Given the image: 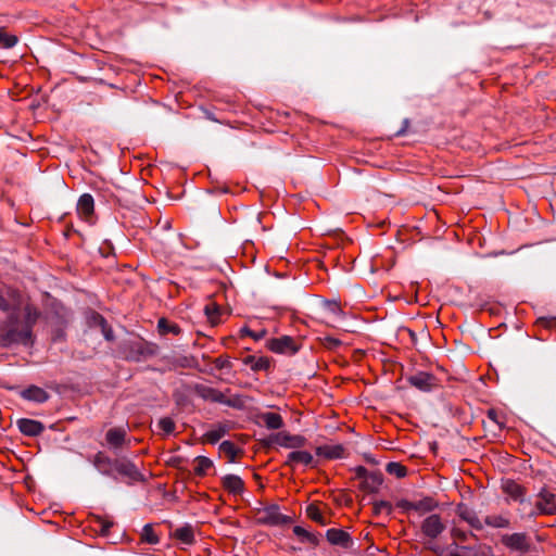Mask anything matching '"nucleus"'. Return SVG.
Wrapping results in <instances>:
<instances>
[{
  "label": "nucleus",
  "instance_id": "obj_32",
  "mask_svg": "<svg viewBox=\"0 0 556 556\" xmlns=\"http://www.w3.org/2000/svg\"><path fill=\"white\" fill-rule=\"evenodd\" d=\"M387 471L390 475L395 476L396 478H402L406 476V468L400 463H389L387 465Z\"/></svg>",
  "mask_w": 556,
  "mask_h": 556
},
{
  "label": "nucleus",
  "instance_id": "obj_2",
  "mask_svg": "<svg viewBox=\"0 0 556 556\" xmlns=\"http://www.w3.org/2000/svg\"><path fill=\"white\" fill-rule=\"evenodd\" d=\"M248 417L258 426H265L270 430L280 429L283 426L282 417L269 410H260L258 408L249 407Z\"/></svg>",
  "mask_w": 556,
  "mask_h": 556
},
{
  "label": "nucleus",
  "instance_id": "obj_23",
  "mask_svg": "<svg viewBox=\"0 0 556 556\" xmlns=\"http://www.w3.org/2000/svg\"><path fill=\"white\" fill-rule=\"evenodd\" d=\"M327 539L332 544L344 545L349 542V534L341 529H329L327 531Z\"/></svg>",
  "mask_w": 556,
  "mask_h": 556
},
{
  "label": "nucleus",
  "instance_id": "obj_28",
  "mask_svg": "<svg viewBox=\"0 0 556 556\" xmlns=\"http://www.w3.org/2000/svg\"><path fill=\"white\" fill-rule=\"evenodd\" d=\"M141 541L148 544H157L159 543V536L153 530L152 525L148 523L143 527L142 533H141Z\"/></svg>",
  "mask_w": 556,
  "mask_h": 556
},
{
  "label": "nucleus",
  "instance_id": "obj_13",
  "mask_svg": "<svg viewBox=\"0 0 556 556\" xmlns=\"http://www.w3.org/2000/svg\"><path fill=\"white\" fill-rule=\"evenodd\" d=\"M536 507L542 514H556V497L549 491L543 490L539 494Z\"/></svg>",
  "mask_w": 556,
  "mask_h": 556
},
{
  "label": "nucleus",
  "instance_id": "obj_30",
  "mask_svg": "<svg viewBox=\"0 0 556 556\" xmlns=\"http://www.w3.org/2000/svg\"><path fill=\"white\" fill-rule=\"evenodd\" d=\"M17 41L18 39L15 35H9L3 30V28H0V45L3 48H13L17 43Z\"/></svg>",
  "mask_w": 556,
  "mask_h": 556
},
{
  "label": "nucleus",
  "instance_id": "obj_5",
  "mask_svg": "<svg viewBox=\"0 0 556 556\" xmlns=\"http://www.w3.org/2000/svg\"><path fill=\"white\" fill-rule=\"evenodd\" d=\"M270 442L287 448H300L305 445L306 440L302 435H292L281 431L270 437Z\"/></svg>",
  "mask_w": 556,
  "mask_h": 556
},
{
  "label": "nucleus",
  "instance_id": "obj_11",
  "mask_svg": "<svg viewBox=\"0 0 556 556\" xmlns=\"http://www.w3.org/2000/svg\"><path fill=\"white\" fill-rule=\"evenodd\" d=\"M18 430L28 437H38L45 431V426L34 419L21 418L17 420Z\"/></svg>",
  "mask_w": 556,
  "mask_h": 556
},
{
  "label": "nucleus",
  "instance_id": "obj_26",
  "mask_svg": "<svg viewBox=\"0 0 556 556\" xmlns=\"http://www.w3.org/2000/svg\"><path fill=\"white\" fill-rule=\"evenodd\" d=\"M204 313L212 325H216L219 321L220 307L216 303L210 302L204 306Z\"/></svg>",
  "mask_w": 556,
  "mask_h": 556
},
{
  "label": "nucleus",
  "instance_id": "obj_39",
  "mask_svg": "<svg viewBox=\"0 0 556 556\" xmlns=\"http://www.w3.org/2000/svg\"><path fill=\"white\" fill-rule=\"evenodd\" d=\"M374 509H375V513H377V514H379L383 510H386L387 513H390L391 507L387 502H379V503H375Z\"/></svg>",
  "mask_w": 556,
  "mask_h": 556
},
{
  "label": "nucleus",
  "instance_id": "obj_14",
  "mask_svg": "<svg viewBox=\"0 0 556 556\" xmlns=\"http://www.w3.org/2000/svg\"><path fill=\"white\" fill-rule=\"evenodd\" d=\"M20 396L26 401L35 403H45L49 400V394L46 390L37 386H29L20 391Z\"/></svg>",
  "mask_w": 556,
  "mask_h": 556
},
{
  "label": "nucleus",
  "instance_id": "obj_48",
  "mask_svg": "<svg viewBox=\"0 0 556 556\" xmlns=\"http://www.w3.org/2000/svg\"><path fill=\"white\" fill-rule=\"evenodd\" d=\"M244 250H245V253H247L248 252V242L247 241H245Z\"/></svg>",
  "mask_w": 556,
  "mask_h": 556
},
{
  "label": "nucleus",
  "instance_id": "obj_31",
  "mask_svg": "<svg viewBox=\"0 0 556 556\" xmlns=\"http://www.w3.org/2000/svg\"><path fill=\"white\" fill-rule=\"evenodd\" d=\"M293 533L300 538L302 541H307V542H311L313 544H316L317 543V539L314 534H312L311 532H308L307 530H305L304 528L300 527V526H295L293 528Z\"/></svg>",
  "mask_w": 556,
  "mask_h": 556
},
{
  "label": "nucleus",
  "instance_id": "obj_41",
  "mask_svg": "<svg viewBox=\"0 0 556 556\" xmlns=\"http://www.w3.org/2000/svg\"><path fill=\"white\" fill-rule=\"evenodd\" d=\"M244 333H245V336H251V337L255 338L256 340L260 338H263L265 336L264 330H261L258 333H254V332L249 331L247 328L244 330Z\"/></svg>",
  "mask_w": 556,
  "mask_h": 556
},
{
  "label": "nucleus",
  "instance_id": "obj_43",
  "mask_svg": "<svg viewBox=\"0 0 556 556\" xmlns=\"http://www.w3.org/2000/svg\"><path fill=\"white\" fill-rule=\"evenodd\" d=\"M328 308L333 314H339L341 312V308L339 307V305L337 303H329Z\"/></svg>",
  "mask_w": 556,
  "mask_h": 556
},
{
  "label": "nucleus",
  "instance_id": "obj_33",
  "mask_svg": "<svg viewBox=\"0 0 556 556\" xmlns=\"http://www.w3.org/2000/svg\"><path fill=\"white\" fill-rule=\"evenodd\" d=\"M225 434V430L223 428L213 429L205 433L204 438L206 442L211 444L217 443Z\"/></svg>",
  "mask_w": 556,
  "mask_h": 556
},
{
  "label": "nucleus",
  "instance_id": "obj_38",
  "mask_svg": "<svg viewBox=\"0 0 556 556\" xmlns=\"http://www.w3.org/2000/svg\"><path fill=\"white\" fill-rule=\"evenodd\" d=\"M11 308L10 302L4 296V292L2 289H0V311L2 312H9Z\"/></svg>",
  "mask_w": 556,
  "mask_h": 556
},
{
  "label": "nucleus",
  "instance_id": "obj_35",
  "mask_svg": "<svg viewBox=\"0 0 556 556\" xmlns=\"http://www.w3.org/2000/svg\"><path fill=\"white\" fill-rule=\"evenodd\" d=\"M485 522L497 528H503L507 526V520L503 517H488L485 519Z\"/></svg>",
  "mask_w": 556,
  "mask_h": 556
},
{
  "label": "nucleus",
  "instance_id": "obj_27",
  "mask_svg": "<svg viewBox=\"0 0 556 556\" xmlns=\"http://www.w3.org/2000/svg\"><path fill=\"white\" fill-rule=\"evenodd\" d=\"M306 514L315 522H318L321 526L327 525V520H326L325 516L323 515L318 505L309 504L306 508Z\"/></svg>",
  "mask_w": 556,
  "mask_h": 556
},
{
  "label": "nucleus",
  "instance_id": "obj_34",
  "mask_svg": "<svg viewBox=\"0 0 556 556\" xmlns=\"http://www.w3.org/2000/svg\"><path fill=\"white\" fill-rule=\"evenodd\" d=\"M408 507L415 510L428 511L431 510L434 507V505L433 501L428 498L416 504H409Z\"/></svg>",
  "mask_w": 556,
  "mask_h": 556
},
{
  "label": "nucleus",
  "instance_id": "obj_37",
  "mask_svg": "<svg viewBox=\"0 0 556 556\" xmlns=\"http://www.w3.org/2000/svg\"><path fill=\"white\" fill-rule=\"evenodd\" d=\"M217 369H227L231 367V362L228 358L218 357L214 362Z\"/></svg>",
  "mask_w": 556,
  "mask_h": 556
},
{
  "label": "nucleus",
  "instance_id": "obj_42",
  "mask_svg": "<svg viewBox=\"0 0 556 556\" xmlns=\"http://www.w3.org/2000/svg\"><path fill=\"white\" fill-rule=\"evenodd\" d=\"M267 366H268V362L266 359H260L258 362H256L255 364L252 365V367L255 369L266 368Z\"/></svg>",
  "mask_w": 556,
  "mask_h": 556
},
{
  "label": "nucleus",
  "instance_id": "obj_24",
  "mask_svg": "<svg viewBox=\"0 0 556 556\" xmlns=\"http://www.w3.org/2000/svg\"><path fill=\"white\" fill-rule=\"evenodd\" d=\"M219 451L228 457L230 463L236 462L238 454L241 452L232 442L224 441L219 445Z\"/></svg>",
  "mask_w": 556,
  "mask_h": 556
},
{
  "label": "nucleus",
  "instance_id": "obj_4",
  "mask_svg": "<svg viewBox=\"0 0 556 556\" xmlns=\"http://www.w3.org/2000/svg\"><path fill=\"white\" fill-rule=\"evenodd\" d=\"M115 472L128 478L132 482L144 480L137 466L127 458H116Z\"/></svg>",
  "mask_w": 556,
  "mask_h": 556
},
{
  "label": "nucleus",
  "instance_id": "obj_21",
  "mask_svg": "<svg viewBox=\"0 0 556 556\" xmlns=\"http://www.w3.org/2000/svg\"><path fill=\"white\" fill-rule=\"evenodd\" d=\"M505 544L515 549H527L529 544L525 534L515 533L506 536L504 540Z\"/></svg>",
  "mask_w": 556,
  "mask_h": 556
},
{
  "label": "nucleus",
  "instance_id": "obj_19",
  "mask_svg": "<svg viewBox=\"0 0 556 556\" xmlns=\"http://www.w3.org/2000/svg\"><path fill=\"white\" fill-rule=\"evenodd\" d=\"M126 431L123 428H111L105 434L106 442L112 447H121L125 443Z\"/></svg>",
  "mask_w": 556,
  "mask_h": 556
},
{
  "label": "nucleus",
  "instance_id": "obj_29",
  "mask_svg": "<svg viewBox=\"0 0 556 556\" xmlns=\"http://www.w3.org/2000/svg\"><path fill=\"white\" fill-rule=\"evenodd\" d=\"M157 427L165 435L172 434L176 429L175 421L170 417L161 418L157 422Z\"/></svg>",
  "mask_w": 556,
  "mask_h": 556
},
{
  "label": "nucleus",
  "instance_id": "obj_44",
  "mask_svg": "<svg viewBox=\"0 0 556 556\" xmlns=\"http://www.w3.org/2000/svg\"><path fill=\"white\" fill-rule=\"evenodd\" d=\"M475 556H495V555H493L490 551H482V552L476 554Z\"/></svg>",
  "mask_w": 556,
  "mask_h": 556
},
{
  "label": "nucleus",
  "instance_id": "obj_40",
  "mask_svg": "<svg viewBox=\"0 0 556 556\" xmlns=\"http://www.w3.org/2000/svg\"><path fill=\"white\" fill-rule=\"evenodd\" d=\"M488 416L492 421L496 422L500 426L502 425V422L498 420V414L495 410H489Z\"/></svg>",
  "mask_w": 556,
  "mask_h": 556
},
{
  "label": "nucleus",
  "instance_id": "obj_25",
  "mask_svg": "<svg viewBox=\"0 0 556 556\" xmlns=\"http://www.w3.org/2000/svg\"><path fill=\"white\" fill-rule=\"evenodd\" d=\"M213 466V462L204 456H198L194 459L193 470L198 476H204L207 470Z\"/></svg>",
  "mask_w": 556,
  "mask_h": 556
},
{
  "label": "nucleus",
  "instance_id": "obj_46",
  "mask_svg": "<svg viewBox=\"0 0 556 556\" xmlns=\"http://www.w3.org/2000/svg\"><path fill=\"white\" fill-rule=\"evenodd\" d=\"M110 526H111V525H105V526H103L102 531H103V532H104V531H108V529H109V527H110Z\"/></svg>",
  "mask_w": 556,
  "mask_h": 556
},
{
  "label": "nucleus",
  "instance_id": "obj_18",
  "mask_svg": "<svg viewBox=\"0 0 556 556\" xmlns=\"http://www.w3.org/2000/svg\"><path fill=\"white\" fill-rule=\"evenodd\" d=\"M314 457L309 452L306 451H294L288 454L286 464L293 467L296 465L312 466Z\"/></svg>",
  "mask_w": 556,
  "mask_h": 556
},
{
  "label": "nucleus",
  "instance_id": "obj_10",
  "mask_svg": "<svg viewBox=\"0 0 556 556\" xmlns=\"http://www.w3.org/2000/svg\"><path fill=\"white\" fill-rule=\"evenodd\" d=\"M94 211V201L90 193H84L77 202V213L86 222H91Z\"/></svg>",
  "mask_w": 556,
  "mask_h": 556
},
{
  "label": "nucleus",
  "instance_id": "obj_1",
  "mask_svg": "<svg viewBox=\"0 0 556 556\" xmlns=\"http://www.w3.org/2000/svg\"><path fill=\"white\" fill-rule=\"evenodd\" d=\"M37 318V313L34 315L29 308L26 309V320L25 324L18 326L14 324L3 332L2 341L5 345L12 343H21L23 345H31L33 344V325L35 324Z\"/></svg>",
  "mask_w": 556,
  "mask_h": 556
},
{
  "label": "nucleus",
  "instance_id": "obj_45",
  "mask_svg": "<svg viewBox=\"0 0 556 556\" xmlns=\"http://www.w3.org/2000/svg\"><path fill=\"white\" fill-rule=\"evenodd\" d=\"M238 333L240 337H243V327H241L239 330H238Z\"/></svg>",
  "mask_w": 556,
  "mask_h": 556
},
{
  "label": "nucleus",
  "instance_id": "obj_6",
  "mask_svg": "<svg viewBox=\"0 0 556 556\" xmlns=\"http://www.w3.org/2000/svg\"><path fill=\"white\" fill-rule=\"evenodd\" d=\"M193 391L198 396L202 397L205 401H210L213 403H225L228 405H235V403H231L230 401L226 400V395L223 392H220L214 388L207 387L205 384H200V383L195 384L193 387Z\"/></svg>",
  "mask_w": 556,
  "mask_h": 556
},
{
  "label": "nucleus",
  "instance_id": "obj_17",
  "mask_svg": "<svg viewBox=\"0 0 556 556\" xmlns=\"http://www.w3.org/2000/svg\"><path fill=\"white\" fill-rule=\"evenodd\" d=\"M223 488L232 495H240L243 492V480L236 475H226L222 479Z\"/></svg>",
  "mask_w": 556,
  "mask_h": 556
},
{
  "label": "nucleus",
  "instance_id": "obj_20",
  "mask_svg": "<svg viewBox=\"0 0 556 556\" xmlns=\"http://www.w3.org/2000/svg\"><path fill=\"white\" fill-rule=\"evenodd\" d=\"M174 536L186 545H191L194 542V531L192 526L185 525L180 528H177L174 531Z\"/></svg>",
  "mask_w": 556,
  "mask_h": 556
},
{
  "label": "nucleus",
  "instance_id": "obj_9",
  "mask_svg": "<svg viewBox=\"0 0 556 556\" xmlns=\"http://www.w3.org/2000/svg\"><path fill=\"white\" fill-rule=\"evenodd\" d=\"M268 348L276 353L294 354L298 351L295 341L288 336L276 338L269 341Z\"/></svg>",
  "mask_w": 556,
  "mask_h": 556
},
{
  "label": "nucleus",
  "instance_id": "obj_7",
  "mask_svg": "<svg viewBox=\"0 0 556 556\" xmlns=\"http://www.w3.org/2000/svg\"><path fill=\"white\" fill-rule=\"evenodd\" d=\"M87 324L91 328H99L106 341L114 340V333L111 326L100 313L90 311L87 315Z\"/></svg>",
  "mask_w": 556,
  "mask_h": 556
},
{
  "label": "nucleus",
  "instance_id": "obj_15",
  "mask_svg": "<svg viewBox=\"0 0 556 556\" xmlns=\"http://www.w3.org/2000/svg\"><path fill=\"white\" fill-rule=\"evenodd\" d=\"M408 381L412 386L421 391H429L435 386V378L427 372H418L409 377Z\"/></svg>",
  "mask_w": 556,
  "mask_h": 556
},
{
  "label": "nucleus",
  "instance_id": "obj_16",
  "mask_svg": "<svg viewBox=\"0 0 556 556\" xmlns=\"http://www.w3.org/2000/svg\"><path fill=\"white\" fill-rule=\"evenodd\" d=\"M422 531L430 538H437L444 529V526L438 515H431L422 522Z\"/></svg>",
  "mask_w": 556,
  "mask_h": 556
},
{
  "label": "nucleus",
  "instance_id": "obj_12",
  "mask_svg": "<svg viewBox=\"0 0 556 556\" xmlns=\"http://www.w3.org/2000/svg\"><path fill=\"white\" fill-rule=\"evenodd\" d=\"M316 454L325 459H339L346 456L345 448L341 444H326L316 448Z\"/></svg>",
  "mask_w": 556,
  "mask_h": 556
},
{
  "label": "nucleus",
  "instance_id": "obj_36",
  "mask_svg": "<svg viewBox=\"0 0 556 556\" xmlns=\"http://www.w3.org/2000/svg\"><path fill=\"white\" fill-rule=\"evenodd\" d=\"M504 488H505V491L510 493L513 496H519L520 495V488L518 484L514 483V482H506L504 484Z\"/></svg>",
  "mask_w": 556,
  "mask_h": 556
},
{
  "label": "nucleus",
  "instance_id": "obj_22",
  "mask_svg": "<svg viewBox=\"0 0 556 556\" xmlns=\"http://www.w3.org/2000/svg\"><path fill=\"white\" fill-rule=\"evenodd\" d=\"M157 329L161 334L172 333L174 336H178L181 332V329L177 324L170 323L164 317L159 319Z\"/></svg>",
  "mask_w": 556,
  "mask_h": 556
},
{
  "label": "nucleus",
  "instance_id": "obj_3",
  "mask_svg": "<svg viewBox=\"0 0 556 556\" xmlns=\"http://www.w3.org/2000/svg\"><path fill=\"white\" fill-rule=\"evenodd\" d=\"M256 521L266 525H283L290 521L289 517L282 515L278 507L269 506L257 511Z\"/></svg>",
  "mask_w": 556,
  "mask_h": 556
},
{
  "label": "nucleus",
  "instance_id": "obj_8",
  "mask_svg": "<svg viewBox=\"0 0 556 556\" xmlns=\"http://www.w3.org/2000/svg\"><path fill=\"white\" fill-rule=\"evenodd\" d=\"M92 464L100 473L115 478L116 458L112 459L103 452H98L93 457Z\"/></svg>",
  "mask_w": 556,
  "mask_h": 556
},
{
  "label": "nucleus",
  "instance_id": "obj_47",
  "mask_svg": "<svg viewBox=\"0 0 556 556\" xmlns=\"http://www.w3.org/2000/svg\"><path fill=\"white\" fill-rule=\"evenodd\" d=\"M358 472H359V473L365 472V469H364V468H359V469H358Z\"/></svg>",
  "mask_w": 556,
  "mask_h": 556
}]
</instances>
